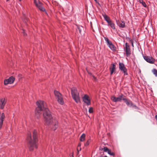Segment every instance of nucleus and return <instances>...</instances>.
Segmentation results:
<instances>
[{"label":"nucleus","mask_w":157,"mask_h":157,"mask_svg":"<svg viewBox=\"0 0 157 157\" xmlns=\"http://www.w3.org/2000/svg\"><path fill=\"white\" fill-rule=\"evenodd\" d=\"M36 103L37 105L35 110L36 117H38L41 114L42 111H43V116L45 123L53 130H55L58 127V121L56 118H52L50 111L46 107V103L39 100L37 101Z\"/></svg>","instance_id":"nucleus-1"},{"label":"nucleus","mask_w":157,"mask_h":157,"mask_svg":"<svg viewBox=\"0 0 157 157\" xmlns=\"http://www.w3.org/2000/svg\"><path fill=\"white\" fill-rule=\"evenodd\" d=\"M33 134V139H32L31 134L29 133L28 134L27 138L29 150L30 151H33L35 149H37V132L34 131Z\"/></svg>","instance_id":"nucleus-2"},{"label":"nucleus","mask_w":157,"mask_h":157,"mask_svg":"<svg viewBox=\"0 0 157 157\" xmlns=\"http://www.w3.org/2000/svg\"><path fill=\"white\" fill-rule=\"evenodd\" d=\"M71 94L72 97L75 102L77 103L80 102L79 94L76 88L73 87L71 89Z\"/></svg>","instance_id":"nucleus-3"},{"label":"nucleus","mask_w":157,"mask_h":157,"mask_svg":"<svg viewBox=\"0 0 157 157\" xmlns=\"http://www.w3.org/2000/svg\"><path fill=\"white\" fill-rule=\"evenodd\" d=\"M54 94L58 102L61 105L64 104V101L62 94L58 91H55Z\"/></svg>","instance_id":"nucleus-4"},{"label":"nucleus","mask_w":157,"mask_h":157,"mask_svg":"<svg viewBox=\"0 0 157 157\" xmlns=\"http://www.w3.org/2000/svg\"><path fill=\"white\" fill-rule=\"evenodd\" d=\"M105 40L107 44L109 47L112 50L114 51L116 50V48L112 44V42L109 40V39L106 37H105Z\"/></svg>","instance_id":"nucleus-5"},{"label":"nucleus","mask_w":157,"mask_h":157,"mask_svg":"<svg viewBox=\"0 0 157 157\" xmlns=\"http://www.w3.org/2000/svg\"><path fill=\"white\" fill-rule=\"evenodd\" d=\"M124 96L123 94H121V95H119L118 97H116L115 96H112L111 97V99L114 102H117L118 101H121L123 98H124Z\"/></svg>","instance_id":"nucleus-6"},{"label":"nucleus","mask_w":157,"mask_h":157,"mask_svg":"<svg viewBox=\"0 0 157 157\" xmlns=\"http://www.w3.org/2000/svg\"><path fill=\"white\" fill-rule=\"evenodd\" d=\"M34 3L36 6L41 11H45V9L43 7L42 3L40 2H37L36 0H34Z\"/></svg>","instance_id":"nucleus-7"},{"label":"nucleus","mask_w":157,"mask_h":157,"mask_svg":"<svg viewBox=\"0 0 157 157\" xmlns=\"http://www.w3.org/2000/svg\"><path fill=\"white\" fill-rule=\"evenodd\" d=\"M83 101L87 105H90V100L89 97L87 95H85L82 98Z\"/></svg>","instance_id":"nucleus-8"},{"label":"nucleus","mask_w":157,"mask_h":157,"mask_svg":"<svg viewBox=\"0 0 157 157\" xmlns=\"http://www.w3.org/2000/svg\"><path fill=\"white\" fill-rule=\"evenodd\" d=\"M119 68L121 71L123 72L125 75H128V74L127 72V70L123 63H119Z\"/></svg>","instance_id":"nucleus-9"},{"label":"nucleus","mask_w":157,"mask_h":157,"mask_svg":"<svg viewBox=\"0 0 157 157\" xmlns=\"http://www.w3.org/2000/svg\"><path fill=\"white\" fill-rule=\"evenodd\" d=\"M124 48L126 56L127 57L131 55V52L129 46L127 43H126L125 44V47Z\"/></svg>","instance_id":"nucleus-10"},{"label":"nucleus","mask_w":157,"mask_h":157,"mask_svg":"<svg viewBox=\"0 0 157 157\" xmlns=\"http://www.w3.org/2000/svg\"><path fill=\"white\" fill-rule=\"evenodd\" d=\"M15 79V78L14 77L11 76L8 79L5 80L4 84L5 85H7L8 84H12L13 82Z\"/></svg>","instance_id":"nucleus-11"},{"label":"nucleus","mask_w":157,"mask_h":157,"mask_svg":"<svg viewBox=\"0 0 157 157\" xmlns=\"http://www.w3.org/2000/svg\"><path fill=\"white\" fill-rule=\"evenodd\" d=\"M144 58L147 62L151 63H154L155 61V59L152 57L145 56Z\"/></svg>","instance_id":"nucleus-12"},{"label":"nucleus","mask_w":157,"mask_h":157,"mask_svg":"<svg viewBox=\"0 0 157 157\" xmlns=\"http://www.w3.org/2000/svg\"><path fill=\"white\" fill-rule=\"evenodd\" d=\"M6 101L5 98L0 99V107L2 109H3L6 104Z\"/></svg>","instance_id":"nucleus-13"},{"label":"nucleus","mask_w":157,"mask_h":157,"mask_svg":"<svg viewBox=\"0 0 157 157\" xmlns=\"http://www.w3.org/2000/svg\"><path fill=\"white\" fill-rule=\"evenodd\" d=\"M109 70L110 71V74L112 75L116 70V65L114 63L111 64Z\"/></svg>","instance_id":"nucleus-14"},{"label":"nucleus","mask_w":157,"mask_h":157,"mask_svg":"<svg viewBox=\"0 0 157 157\" xmlns=\"http://www.w3.org/2000/svg\"><path fill=\"white\" fill-rule=\"evenodd\" d=\"M123 100L124 101V102H125L128 106H131L132 105V102L130 100H128L124 98H123Z\"/></svg>","instance_id":"nucleus-15"},{"label":"nucleus","mask_w":157,"mask_h":157,"mask_svg":"<svg viewBox=\"0 0 157 157\" xmlns=\"http://www.w3.org/2000/svg\"><path fill=\"white\" fill-rule=\"evenodd\" d=\"M117 23V25H118V26L119 27L124 28V27L125 26V23L124 21H121V22H117V21L116 20Z\"/></svg>","instance_id":"nucleus-16"},{"label":"nucleus","mask_w":157,"mask_h":157,"mask_svg":"<svg viewBox=\"0 0 157 157\" xmlns=\"http://www.w3.org/2000/svg\"><path fill=\"white\" fill-rule=\"evenodd\" d=\"M103 16L104 17L105 20L108 23L111 21L109 17L106 14H105L103 15Z\"/></svg>","instance_id":"nucleus-17"},{"label":"nucleus","mask_w":157,"mask_h":157,"mask_svg":"<svg viewBox=\"0 0 157 157\" xmlns=\"http://www.w3.org/2000/svg\"><path fill=\"white\" fill-rule=\"evenodd\" d=\"M108 25L110 26L113 29H115V25L114 23L111 21L109 23H108Z\"/></svg>","instance_id":"nucleus-18"},{"label":"nucleus","mask_w":157,"mask_h":157,"mask_svg":"<svg viewBox=\"0 0 157 157\" xmlns=\"http://www.w3.org/2000/svg\"><path fill=\"white\" fill-rule=\"evenodd\" d=\"M86 135L83 133L81 136L80 138V141L83 142L84 141L85 139Z\"/></svg>","instance_id":"nucleus-19"},{"label":"nucleus","mask_w":157,"mask_h":157,"mask_svg":"<svg viewBox=\"0 0 157 157\" xmlns=\"http://www.w3.org/2000/svg\"><path fill=\"white\" fill-rule=\"evenodd\" d=\"M5 118V115L3 113H2L0 117V121H3Z\"/></svg>","instance_id":"nucleus-20"},{"label":"nucleus","mask_w":157,"mask_h":157,"mask_svg":"<svg viewBox=\"0 0 157 157\" xmlns=\"http://www.w3.org/2000/svg\"><path fill=\"white\" fill-rule=\"evenodd\" d=\"M138 1L140 2V3H141L142 5L145 7H147V5L145 3L143 2V0H139Z\"/></svg>","instance_id":"nucleus-21"},{"label":"nucleus","mask_w":157,"mask_h":157,"mask_svg":"<svg viewBox=\"0 0 157 157\" xmlns=\"http://www.w3.org/2000/svg\"><path fill=\"white\" fill-rule=\"evenodd\" d=\"M152 72L156 76H157V70L155 69H153L152 70Z\"/></svg>","instance_id":"nucleus-22"},{"label":"nucleus","mask_w":157,"mask_h":157,"mask_svg":"<svg viewBox=\"0 0 157 157\" xmlns=\"http://www.w3.org/2000/svg\"><path fill=\"white\" fill-rule=\"evenodd\" d=\"M90 142V140H89L86 142V143L84 145L85 146H87L89 144Z\"/></svg>","instance_id":"nucleus-23"},{"label":"nucleus","mask_w":157,"mask_h":157,"mask_svg":"<svg viewBox=\"0 0 157 157\" xmlns=\"http://www.w3.org/2000/svg\"><path fill=\"white\" fill-rule=\"evenodd\" d=\"M89 112L90 113H92L93 112V108L92 107H90L89 109Z\"/></svg>","instance_id":"nucleus-24"},{"label":"nucleus","mask_w":157,"mask_h":157,"mask_svg":"<svg viewBox=\"0 0 157 157\" xmlns=\"http://www.w3.org/2000/svg\"><path fill=\"white\" fill-rule=\"evenodd\" d=\"M81 144L80 143H79L78 145V146L77 148V154L78 153V149H79V147H81Z\"/></svg>","instance_id":"nucleus-25"},{"label":"nucleus","mask_w":157,"mask_h":157,"mask_svg":"<svg viewBox=\"0 0 157 157\" xmlns=\"http://www.w3.org/2000/svg\"><path fill=\"white\" fill-rule=\"evenodd\" d=\"M108 153L111 155H114V153L111 152L110 150L108 152Z\"/></svg>","instance_id":"nucleus-26"},{"label":"nucleus","mask_w":157,"mask_h":157,"mask_svg":"<svg viewBox=\"0 0 157 157\" xmlns=\"http://www.w3.org/2000/svg\"><path fill=\"white\" fill-rule=\"evenodd\" d=\"M104 151L105 152H107L110 150H109L107 147H104L103 148Z\"/></svg>","instance_id":"nucleus-27"},{"label":"nucleus","mask_w":157,"mask_h":157,"mask_svg":"<svg viewBox=\"0 0 157 157\" xmlns=\"http://www.w3.org/2000/svg\"><path fill=\"white\" fill-rule=\"evenodd\" d=\"M3 124V121H0V128H1L2 125Z\"/></svg>","instance_id":"nucleus-28"},{"label":"nucleus","mask_w":157,"mask_h":157,"mask_svg":"<svg viewBox=\"0 0 157 157\" xmlns=\"http://www.w3.org/2000/svg\"><path fill=\"white\" fill-rule=\"evenodd\" d=\"M22 33L23 34L24 36H25V32L24 30H22Z\"/></svg>","instance_id":"nucleus-29"},{"label":"nucleus","mask_w":157,"mask_h":157,"mask_svg":"<svg viewBox=\"0 0 157 157\" xmlns=\"http://www.w3.org/2000/svg\"><path fill=\"white\" fill-rule=\"evenodd\" d=\"M81 147H79L78 151H81Z\"/></svg>","instance_id":"nucleus-30"},{"label":"nucleus","mask_w":157,"mask_h":157,"mask_svg":"<svg viewBox=\"0 0 157 157\" xmlns=\"http://www.w3.org/2000/svg\"><path fill=\"white\" fill-rule=\"evenodd\" d=\"M131 44H132V47H133V42L132 41H131Z\"/></svg>","instance_id":"nucleus-31"},{"label":"nucleus","mask_w":157,"mask_h":157,"mask_svg":"<svg viewBox=\"0 0 157 157\" xmlns=\"http://www.w3.org/2000/svg\"><path fill=\"white\" fill-rule=\"evenodd\" d=\"M155 118L156 120V121H157V115H156L155 116Z\"/></svg>","instance_id":"nucleus-32"},{"label":"nucleus","mask_w":157,"mask_h":157,"mask_svg":"<svg viewBox=\"0 0 157 157\" xmlns=\"http://www.w3.org/2000/svg\"><path fill=\"white\" fill-rule=\"evenodd\" d=\"M93 77L94 79H95V80L96 79V78L94 76H93Z\"/></svg>","instance_id":"nucleus-33"},{"label":"nucleus","mask_w":157,"mask_h":157,"mask_svg":"<svg viewBox=\"0 0 157 157\" xmlns=\"http://www.w3.org/2000/svg\"><path fill=\"white\" fill-rule=\"evenodd\" d=\"M79 29V31L80 33L81 31V30H80V29Z\"/></svg>","instance_id":"nucleus-34"},{"label":"nucleus","mask_w":157,"mask_h":157,"mask_svg":"<svg viewBox=\"0 0 157 157\" xmlns=\"http://www.w3.org/2000/svg\"><path fill=\"white\" fill-rule=\"evenodd\" d=\"M96 2H97V0H94Z\"/></svg>","instance_id":"nucleus-35"},{"label":"nucleus","mask_w":157,"mask_h":157,"mask_svg":"<svg viewBox=\"0 0 157 157\" xmlns=\"http://www.w3.org/2000/svg\"><path fill=\"white\" fill-rule=\"evenodd\" d=\"M9 0H6V1H9Z\"/></svg>","instance_id":"nucleus-36"},{"label":"nucleus","mask_w":157,"mask_h":157,"mask_svg":"<svg viewBox=\"0 0 157 157\" xmlns=\"http://www.w3.org/2000/svg\"><path fill=\"white\" fill-rule=\"evenodd\" d=\"M71 157H73V156H71Z\"/></svg>","instance_id":"nucleus-37"},{"label":"nucleus","mask_w":157,"mask_h":157,"mask_svg":"<svg viewBox=\"0 0 157 157\" xmlns=\"http://www.w3.org/2000/svg\"><path fill=\"white\" fill-rule=\"evenodd\" d=\"M104 157L101 156V157ZM104 157H105L104 156Z\"/></svg>","instance_id":"nucleus-38"},{"label":"nucleus","mask_w":157,"mask_h":157,"mask_svg":"<svg viewBox=\"0 0 157 157\" xmlns=\"http://www.w3.org/2000/svg\"><path fill=\"white\" fill-rule=\"evenodd\" d=\"M21 0H19V1H21Z\"/></svg>","instance_id":"nucleus-39"}]
</instances>
